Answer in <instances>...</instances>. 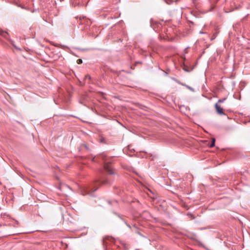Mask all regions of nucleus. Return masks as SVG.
Returning a JSON list of instances; mask_svg holds the SVG:
<instances>
[{"mask_svg":"<svg viewBox=\"0 0 250 250\" xmlns=\"http://www.w3.org/2000/svg\"><path fill=\"white\" fill-rule=\"evenodd\" d=\"M100 183H101V182L99 180L96 181V183L94 184V188H92L90 189H89L88 190V192L90 193L96 191L98 188V187L97 186V184Z\"/></svg>","mask_w":250,"mask_h":250,"instance_id":"7ed1b4c3","label":"nucleus"},{"mask_svg":"<svg viewBox=\"0 0 250 250\" xmlns=\"http://www.w3.org/2000/svg\"><path fill=\"white\" fill-rule=\"evenodd\" d=\"M215 108L217 113L221 115H225L223 111V109L221 107V105L218 103H216L215 104Z\"/></svg>","mask_w":250,"mask_h":250,"instance_id":"f03ea898","label":"nucleus"},{"mask_svg":"<svg viewBox=\"0 0 250 250\" xmlns=\"http://www.w3.org/2000/svg\"><path fill=\"white\" fill-rule=\"evenodd\" d=\"M226 99H227L226 97L222 98V99H220L218 100V102L217 103H218V104H219L224 102L226 100Z\"/></svg>","mask_w":250,"mask_h":250,"instance_id":"20e7f679","label":"nucleus"},{"mask_svg":"<svg viewBox=\"0 0 250 250\" xmlns=\"http://www.w3.org/2000/svg\"><path fill=\"white\" fill-rule=\"evenodd\" d=\"M104 168L108 173V174H114V172L111 167V164L110 163H105L104 165Z\"/></svg>","mask_w":250,"mask_h":250,"instance_id":"f257e3e1","label":"nucleus"},{"mask_svg":"<svg viewBox=\"0 0 250 250\" xmlns=\"http://www.w3.org/2000/svg\"><path fill=\"white\" fill-rule=\"evenodd\" d=\"M7 34L8 33L6 32L3 31H0V35L4 36V37H6V35H7Z\"/></svg>","mask_w":250,"mask_h":250,"instance_id":"423d86ee","label":"nucleus"},{"mask_svg":"<svg viewBox=\"0 0 250 250\" xmlns=\"http://www.w3.org/2000/svg\"><path fill=\"white\" fill-rule=\"evenodd\" d=\"M215 139H212L211 140V144L210 145V147H213L215 146Z\"/></svg>","mask_w":250,"mask_h":250,"instance_id":"39448f33","label":"nucleus"},{"mask_svg":"<svg viewBox=\"0 0 250 250\" xmlns=\"http://www.w3.org/2000/svg\"><path fill=\"white\" fill-rule=\"evenodd\" d=\"M77 62L78 64H81L83 62V61L82 59H79L77 61Z\"/></svg>","mask_w":250,"mask_h":250,"instance_id":"6e6552de","label":"nucleus"},{"mask_svg":"<svg viewBox=\"0 0 250 250\" xmlns=\"http://www.w3.org/2000/svg\"><path fill=\"white\" fill-rule=\"evenodd\" d=\"M106 182H107V181H104V182L103 183V184L105 183Z\"/></svg>","mask_w":250,"mask_h":250,"instance_id":"1a4fd4ad","label":"nucleus"},{"mask_svg":"<svg viewBox=\"0 0 250 250\" xmlns=\"http://www.w3.org/2000/svg\"><path fill=\"white\" fill-rule=\"evenodd\" d=\"M183 85H184L187 88H188V89H189L190 90L192 91H194V89L193 88L191 87L190 86L188 85H186V84H182Z\"/></svg>","mask_w":250,"mask_h":250,"instance_id":"0eeeda50","label":"nucleus"}]
</instances>
